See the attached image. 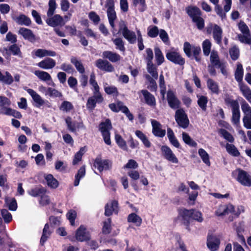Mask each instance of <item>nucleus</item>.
<instances>
[{
	"label": "nucleus",
	"mask_w": 251,
	"mask_h": 251,
	"mask_svg": "<svg viewBox=\"0 0 251 251\" xmlns=\"http://www.w3.org/2000/svg\"><path fill=\"white\" fill-rule=\"evenodd\" d=\"M179 215L182 218L183 224L186 226V228L188 230H190L189 225L190 218L200 223L203 221L201 213L195 209H182L180 211Z\"/></svg>",
	"instance_id": "1"
},
{
	"label": "nucleus",
	"mask_w": 251,
	"mask_h": 251,
	"mask_svg": "<svg viewBox=\"0 0 251 251\" xmlns=\"http://www.w3.org/2000/svg\"><path fill=\"white\" fill-rule=\"evenodd\" d=\"M232 176L241 185L251 186V176L246 171L238 169L232 172Z\"/></svg>",
	"instance_id": "2"
},
{
	"label": "nucleus",
	"mask_w": 251,
	"mask_h": 251,
	"mask_svg": "<svg viewBox=\"0 0 251 251\" xmlns=\"http://www.w3.org/2000/svg\"><path fill=\"white\" fill-rule=\"evenodd\" d=\"M112 128V125L109 119H106L104 122H101L99 126L104 142L107 145H111L110 130Z\"/></svg>",
	"instance_id": "3"
},
{
	"label": "nucleus",
	"mask_w": 251,
	"mask_h": 251,
	"mask_svg": "<svg viewBox=\"0 0 251 251\" xmlns=\"http://www.w3.org/2000/svg\"><path fill=\"white\" fill-rule=\"evenodd\" d=\"M119 32L122 34L123 37L129 43L134 44L136 42L137 37L135 33L133 31L129 30L123 21L120 23Z\"/></svg>",
	"instance_id": "4"
},
{
	"label": "nucleus",
	"mask_w": 251,
	"mask_h": 251,
	"mask_svg": "<svg viewBox=\"0 0 251 251\" xmlns=\"http://www.w3.org/2000/svg\"><path fill=\"white\" fill-rule=\"evenodd\" d=\"M175 117L176 122L180 127L186 128L188 126L189 120L183 109H177L176 111Z\"/></svg>",
	"instance_id": "5"
},
{
	"label": "nucleus",
	"mask_w": 251,
	"mask_h": 251,
	"mask_svg": "<svg viewBox=\"0 0 251 251\" xmlns=\"http://www.w3.org/2000/svg\"><path fill=\"white\" fill-rule=\"evenodd\" d=\"M168 60L180 66L183 65L185 63V59L181 56L180 54L176 51H168L166 55Z\"/></svg>",
	"instance_id": "6"
},
{
	"label": "nucleus",
	"mask_w": 251,
	"mask_h": 251,
	"mask_svg": "<svg viewBox=\"0 0 251 251\" xmlns=\"http://www.w3.org/2000/svg\"><path fill=\"white\" fill-rule=\"evenodd\" d=\"M161 150L164 158L166 160L175 164L178 162L177 158L169 147L163 146L161 147Z\"/></svg>",
	"instance_id": "7"
},
{
	"label": "nucleus",
	"mask_w": 251,
	"mask_h": 251,
	"mask_svg": "<svg viewBox=\"0 0 251 251\" xmlns=\"http://www.w3.org/2000/svg\"><path fill=\"white\" fill-rule=\"evenodd\" d=\"M46 20L47 24L51 27H56L57 26H63L65 23L61 16L59 14H56L51 17H48Z\"/></svg>",
	"instance_id": "8"
},
{
	"label": "nucleus",
	"mask_w": 251,
	"mask_h": 251,
	"mask_svg": "<svg viewBox=\"0 0 251 251\" xmlns=\"http://www.w3.org/2000/svg\"><path fill=\"white\" fill-rule=\"evenodd\" d=\"M112 165V163L109 160H102L100 157L96 158L94 166L97 168L100 172L103 170H109Z\"/></svg>",
	"instance_id": "9"
},
{
	"label": "nucleus",
	"mask_w": 251,
	"mask_h": 251,
	"mask_svg": "<svg viewBox=\"0 0 251 251\" xmlns=\"http://www.w3.org/2000/svg\"><path fill=\"white\" fill-rule=\"evenodd\" d=\"M32 53L33 58H43L46 56L54 57L56 55V53L54 51L42 49L35 50L32 51Z\"/></svg>",
	"instance_id": "10"
},
{
	"label": "nucleus",
	"mask_w": 251,
	"mask_h": 251,
	"mask_svg": "<svg viewBox=\"0 0 251 251\" xmlns=\"http://www.w3.org/2000/svg\"><path fill=\"white\" fill-rule=\"evenodd\" d=\"M151 123L152 126L153 134L157 137H163L166 134V131L165 129H162V125L155 120H152Z\"/></svg>",
	"instance_id": "11"
},
{
	"label": "nucleus",
	"mask_w": 251,
	"mask_h": 251,
	"mask_svg": "<svg viewBox=\"0 0 251 251\" xmlns=\"http://www.w3.org/2000/svg\"><path fill=\"white\" fill-rule=\"evenodd\" d=\"M93 96L90 97L87 100L86 106L88 109H94L97 103H100L103 100L100 94L93 93Z\"/></svg>",
	"instance_id": "12"
},
{
	"label": "nucleus",
	"mask_w": 251,
	"mask_h": 251,
	"mask_svg": "<svg viewBox=\"0 0 251 251\" xmlns=\"http://www.w3.org/2000/svg\"><path fill=\"white\" fill-rule=\"evenodd\" d=\"M95 65L99 69L102 71L111 72L114 70L113 66L107 60L99 59L96 61Z\"/></svg>",
	"instance_id": "13"
},
{
	"label": "nucleus",
	"mask_w": 251,
	"mask_h": 251,
	"mask_svg": "<svg viewBox=\"0 0 251 251\" xmlns=\"http://www.w3.org/2000/svg\"><path fill=\"white\" fill-rule=\"evenodd\" d=\"M26 91L35 102L36 107H40L45 103V100L36 91L31 89H27Z\"/></svg>",
	"instance_id": "14"
},
{
	"label": "nucleus",
	"mask_w": 251,
	"mask_h": 251,
	"mask_svg": "<svg viewBox=\"0 0 251 251\" xmlns=\"http://www.w3.org/2000/svg\"><path fill=\"white\" fill-rule=\"evenodd\" d=\"M167 97L169 105L172 108L176 109L179 107L180 101L172 91H169L168 92Z\"/></svg>",
	"instance_id": "15"
},
{
	"label": "nucleus",
	"mask_w": 251,
	"mask_h": 251,
	"mask_svg": "<svg viewBox=\"0 0 251 251\" xmlns=\"http://www.w3.org/2000/svg\"><path fill=\"white\" fill-rule=\"evenodd\" d=\"M39 67L44 69L49 70L54 68L56 65L55 61L51 58H46L37 64Z\"/></svg>",
	"instance_id": "16"
},
{
	"label": "nucleus",
	"mask_w": 251,
	"mask_h": 251,
	"mask_svg": "<svg viewBox=\"0 0 251 251\" xmlns=\"http://www.w3.org/2000/svg\"><path fill=\"white\" fill-rule=\"evenodd\" d=\"M18 33L25 40H27L31 42H34L36 40L35 36L29 29L21 27L19 29Z\"/></svg>",
	"instance_id": "17"
},
{
	"label": "nucleus",
	"mask_w": 251,
	"mask_h": 251,
	"mask_svg": "<svg viewBox=\"0 0 251 251\" xmlns=\"http://www.w3.org/2000/svg\"><path fill=\"white\" fill-rule=\"evenodd\" d=\"M75 237L78 241L82 242L89 240L90 235L86 231V228L83 226H81L76 231Z\"/></svg>",
	"instance_id": "18"
},
{
	"label": "nucleus",
	"mask_w": 251,
	"mask_h": 251,
	"mask_svg": "<svg viewBox=\"0 0 251 251\" xmlns=\"http://www.w3.org/2000/svg\"><path fill=\"white\" fill-rule=\"evenodd\" d=\"M233 209L234 206L232 204L222 205L219 206L215 213L217 216H220L231 213Z\"/></svg>",
	"instance_id": "19"
},
{
	"label": "nucleus",
	"mask_w": 251,
	"mask_h": 251,
	"mask_svg": "<svg viewBox=\"0 0 251 251\" xmlns=\"http://www.w3.org/2000/svg\"><path fill=\"white\" fill-rule=\"evenodd\" d=\"M220 240L216 236H210L208 237L207 245L211 251H216L219 248Z\"/></svg>",
	"instance_id": "20"
},
{
	"label": "nucleus",
	"mask_w": 251,
	"mask_h": 251,
	"mask_svg": "<svg viewBox=\"0 0 251 251\" xmlns=\"http://www.w3.org/2000/svg\"><path fill=\"white\" fill-rule=\"evenodd\" d=\"M113 212H118V202L116 201H113L108 203L105 207V215L106 216H109Z\"/></svg>",
	"instance_id": "21"
},
{
	"label": "nucleus",
	"mask_w": 251,
	"mask_h": 251,
	"mask_svg": "<svg viewBox=\"0 0 251 251\" xmlns=\"http://www.w3.org/2000/svg\"><path fill=\"white\" fill-rule=\"evenodd\" d=\"M141 93L143 95L145 102L148 105L151 106H155L156 100L153 95L146 90H141Z\"/></svg>",
	"instance_id": "22"
},
{
	"label": "nucleus",
	"mask_w": 251,
	"mask_h": 251,
	"mask_svg": "<svg viewBox=\"0 0 251 251\" xmlns=\"http://www.w3.org/2000/svg\"><path fill=\"white\" fill-rule=\"evenodd\" d=\"M12 18L13 20L19 25L28 26L31 24L30 19L24 14H20L17 16H13Z\"/></svg>",
	"instance_id": "23"
},
{
	"label": "nucleus",
	"mask_w": 251,
	"mask_h": 251,
	"mask_svg": "<svg viewBox=\"0 0 251 251\" xmlns=\"http://www.w3.org/2000/svg\"><path fill=\"white\" fill-rule=\"evenodd\" d=\"M107 13L109 24L112 28H114V21L116 19V14L113 4H110L108 6Z\"/></svg>",
	"instance_id": "24"
},
{
	"label": "nucleus",
	"mask_w": 251,
	"mask_h": 251,
	"mask_svg": "<svg viewBox=\"0 0 251 251\" xmlns=\"http://www.w3.org/2000/svg\"><path fill=\"white\" fill-rule=\"evenodd\" d=\"M223 31L222 28L217 25H215L213 30V36L216 42L220 45L222 43Z\"/></svg>",
	"instance_id": "25"
},
{
	"label": "nucleus",
	"mask_w": 251,
	"mask_h": 251,
	"mask_svg": "<svg viewBox=\"0 0 251 251\" xmlns=\"http://www.w3.org/2000/svg\"><path fill=\"white\" fill-rule=\"evenodd\" d=\"M70 61L79 73L83 74L84 73L85 68L80 60L78 59L76 57L72 56Z\"/></svg>",
	"instance_id": "26"
},
{
	"label": "nucleus",
	"mask_w": 251,
	"mask_h": 251,
	"mask_svg": "<svg viewBox=\"0 0 251 251\" xmlns=\"http://www.w3.org/2000/svg\"><path fill=\"white\" fill-rule=\"evenodd\" d=\"M186 11L192 19L201 16L200 9L196 6H188L186 8Z\"/></svg>",
	"instance_id": "27"
},
{
	"label": "nucleus",
	"mask_w": 251,
	"mask_h": 251,
	"mask_svg": "<svg viewBox=\"0 0 251 251\" xmlns=\"http://www.w3.org/2000/svg\"><path fill=\"white\" fill-rule=\"evenodd\" d=\"M102 56L108 59L110 61L113 62H117L121 59V57L118 54L110 51H103L102 52Z\"/></svg>",
	"instance_id": "28"
},
{
	"label": "nucleus",
	"mask_w": 251,
	"mask_h": 251,
	"mask_svg": "<svg viewBox=\"0 0 251 251\" xmlns=\"http://www.w3.org/2000/svg\"><path fill=\"white\" fill-rule=\"evenodd\" d=\"M35 75L41 80L43 81H51L50 75L46 72L37 70L34 72Z\"/></svg>",
	"instance_id": "29"
},
{
	"label": "nucleus",
	"mask_w": 251,
	"mask_h": 251,
	"mask_svg": "<svg viewBox=\"0 0 251 251\" xmlns=\"http://www.w3.org/2000/svg\"><path fill=\"white\" fill-rule=\"evenodd\" d=\"M127 221L134 224L137 226H140L142 223V219L136 214L132 213L128 215Z\"/></svg>",
	"instance_id": "30"
},
{
	"label": "nucleus",
	"mask_w": 251,
	"mask_h": 251,
	"mask_svg": "<svg viewBox=\"0 0 251 251\" xmlns=\"http://www.w3.org/2000/svg\"><path fill=\"white\" fill-rule=\"evenodd\" d=\"M13 78L11 74L5 72L4 74L0 71V81L7 85H10L13 82Z\"/></svg>",
	"instance_id": "31"
},
{
	"label": "nucleus",
	"mask_w": 251,
	"mask_h": 251,
	"mask_svg": "<svg viewBox=\"0 0 251 251\" xmlns=\"http://www.w3.org/2000/svg\"><path fill=\"white\" fill-rule=\"evenodd\" d=\"M224 99L225 103L227 105L230 106L232 109L237 107V106H239L238 101L236 100H233L232 97L227 94L224 95Z\"/></svg>",
	"instance_id": "32"
},
{
	"label": "nucleus",
	"mask_w": 251,
	"mask_h": 251,
	"mask_svg": "<svg viewBox=\"0 0 251 251\" xmlns=\"http://www.w3.org/2000/svg\"><path fill=\"white\" fill-rule=\"evenodd\" d=\"M147 70L149 75L154 79H157L158 75L157 71V67L152 63H147Z\"/></svg>",
	"instance_id": "33"
},
{
	"label": "nucleus",
	"mask_w": 251,
	"mask_h": 251,
	"mask_svg": "<svg viewBox=\"0 0 251 251\" xmlns=\"http://www.w3.org/2000/svg\"><path fill=\"white\" fill-rule=\"evenodd\" d=\"M45 179L48 185L50 188L55 189L58 187L59 183L52 175L49 174L45 176Z\"/></svg>",
	"instance_id": "34"
},
{
	"label": "nucleus",
	"mask_w": 251,
	"mask_h": 251,
	"mask_svg": "<svg viewBox=\"0 0 251 251\" xmlns=\"http://www.w3.org/2000/svg\"><path fill=\"white\" fill-rule=\"evenodd\" d=\"M136 135L142 141V143L146 148H150L151 143L147 137L140 130H136L135 132Z\"/></svg>",
	"instance_id": "35"
},
{
	"label": "nucleus",
	"mask_w": 251,
	"mask_h": 251,
	"mask_svg": "<svg viewBox=\"0 0 251 251\" xmlns=\"http://www.w3.org/2000/svg\"><path fill=\"white\" fill-rule=\"evenodd\" d=\"M243 68L241 64L238 63L237 68L235 72V78L238 82H240L243 80Z\"/></svg>",
	"instance_id": "36"
},
{
	"label": "nucleus",
	"mask_w": 251,
	"mask_h": 251,
	"mask_svg": "<svg viewBox=\"0 0 251 251\" xmlns=\"http://www.w3.org/2000/svg\"><path fill=\"white\" fill-rule=\"evenodd\" d=\"M9 55L12 54L19 57H22V53L20 47L16 44H12L9 46Z\"/></svg>",
	"instance_id": "37"
},
{
	"label": "nucleus",
	"mask_w": 251,
	"mask_h": 251,
	"mask_svg": "<svg viewBox=\"0 0 251 251\" xmlns=\"http://www.w3.org/2000/svg\"><path fill=\"white\" fill-rule=\"evenodd\" d=\"M145 77L149 82V85L148 86V88L152 92L156 91L157 86L155 82V79L154 78L151 77L149 75L146 74L144 75Z\"/></svg>",
	"instance_id": "38"
},
{
	"label": "nucleus",
	"mask_w": 251,
	"mask_h": 251,
	"mask_svg": "<svg viewBox=\"0 0 251 251\" xmlns=\"http://www.w3.org/2000/svg\"><path fill=\"white\" fill-rule=\"evenodd\" d=\"M208 88L212 93L218 95L219 92V89L218 83L211 79L209 78L207 81Z\"/></svg>",
	"instance_id": "39"
},
{
	"label": "nucleus",
	"mask_w": 251,
	"mask_h": 251,
	"mask_svg": "<svg viewBox=\"0 0 251 251\" xmlns=\"http://www.w3.org/2000/svg\"><path fill=\"white\" fill-rule=\"evenodd\" d=\"M51 231L50 229V226L48 224H46L44 226L43 230V234L41 238L40 243L43 245L45 242L47 241L51 234Z\"/></svg>",
	"instance_id": "40"
},
{
	"label": "nucleus",
	"mask_w": 251,
	"mask_h": 251,
	"mask_svg": "<svg viewBox=\"0 0 251 251\" xmlns=\"http://www.w3.org/2000/svg\"><path fill=\"white\" fill-rule=\"evenodd\" d=\"M210 60L211 64L215 67L220 66L222 63L220 61L219 55L217 51L212 50L211 52Z\"/></svg>",
	"instance_id": "41"
},
{
	"label": "nucleus",
	"mask_w": 251,
	"mask_h": 251,
	"mask_svg": "<svg viewBox=\"0 0 251 251\" xmlns=\"http://www.w3.org/2000/svg\"><path fill=\"white\" fill-rule=\"evenodd\" d=\"M240 90L244 97L251 104V90L246 85H241Z\"/></svg>",
	"instance_id": "42"
},
{
	"label": "nucleus",
	"mask_w": 251,
	"mask_h": 251,
	"mask_svg": "<svg viewBox=\"0 0 251 251\" xmlns=\"http://www.w3.org/2000/svg\"><path fill=\"white\" fill-rule=\"evenodd\" d=\"M5 202L10 210L15 211L17 208V204L16 201L14 198H11L6 197L5 199Z\"/></svg>",
	"instance_id": "43"
},
{
	"label": "nucleus",
	"mask_w": 251,
	"mask_h": 251,
	"mask_svg": "<svg viewBox=\"0 0 251 251\" xmlns=\"http://www.w3.org/2000/svg\"><path fill=\"white\" fill-rule=\"evenodd\" d=\"M238 40L242 43L251 45V36L250 33L238 34L237 35Z\"/></svg>",
	"instance_id": "44"
},
{
	"label": "nucleus",
	"mask_w": 251,
	"mask_h": 251,
	"mask_svg": "<svg viewBox=\"0 0 251 251\" xmlns=\"http://www.w3.org/2000/svg\"><path fill=\"white\" fill-rule=\"evenodd\" d=\"M232 122L234 125L239 124L240 118V112L239 110V106L237 107L232 109Z\"/></svg>",
	"instance_id": "45"
},
{
	"label": "nucleus",
	"mask_w": 251,
	"mask_h": 251,
	"mask_svg": "<svg viewBox=\"0 0 251 251\" xmlns=\"http://www.w3.org/2000/svg\"><path fill=\"white\" fill-rule=\"evenodd\" d=\"M226 150L227 152L233 156H238L240 155V152L233 144L227 143L226 145Z\"/></svg>",
	"instance_id": "46"
},
{
	"label": "nucleus",
	"mask_w": 251,
	"mask_h": 251,
	"mask_svg": "<svg viewBox=\"0 0 251 251\" xmlns=\"http://www.w3.org/2000/svg\"><path fill=\"white\" fill-rule=\"evenodd\" d=\"M212 44L208 39L205 40L202 44V48L203 54L205 56H208L211 51Z\"/></svg>",
	"instance_id": "47"
},
{
	"label": "nucleus",
	"mask_w": 251,
	"mask_h": 251,
	"mask_svg": "<svg viewBox=\"0 0 251 251\" xmlns=\"http://www.w3.org/2000/svg\"><path fill=\"white\" fill-rule=\"evenodd\" d=\"M198 104L200 108L203 111H205L207 108V103L208 102V99L204 96H197Z\"/></svg>",
	"instance_id": "48"
},
{
	"label": "nucleus",
	"mask_w": 251,
	"mask_h": 251,
	"mask_svg": "<svg viewBox=\"0 0 251 251\" xmlns=\"http://www.w3.org/2000/svg\"><path fill=\"white\" fill-rule=\"evenodd\" d=\"M155 58L157 65H160L164 61V57L159 48L154 49Z\"/></svg>",
	"instance_id": "49"
},
{
	"label": "nucleus",
	"mask_w": 251,
	"mask_h": 251,
	"mask_svg": "<svg viewBox=\"0 0 251 251\" xmlns=\"http://www.w3.org/2000/svg\"><path fill=\"white\" fill-rule=\"evenodd\" d=\"M198 152L203 162L208 166H210V162L209 160V155L207 152L203 149H200Z\"/></svg>",
	"instance_id": "50"
},
{
	"label": "nucleus",
	"mask_w": 251,
	"mask_h": 251,
	"mask_svg": "<svg viewBox=\"0 0 251 251\" xmlns=\"http://www.w3.org/2000/svg\"><path fill=\"white\" fill-rule=\"evenodd\" d=\"M48 5L49 9L47 13V15L48 17H51L54 13L57 7L55 0H49Z\"/></svg>",
	"instance_id": "51"
},
{
	"label": "nucleus",
	"mask_w": 251,
	"mask_h": 251,
	"mask_svg": "<svg viewBox=\"0 0 251 251\" xmlns=\"http://www.w3.org/2000/svg\"><path fill=\"white\" fill-rule=\"evenodd\" d=\"M89 82L93 86L92 90L93 91V93L100 94V87L95 80V76L94 73L91 74Z\"/></svg>",
	"instance_id": "52"
},
{
	"label": "nucleus",
	"mask_w": 251,
	"mask_h": 251,
	"mask_svg": "<svg viewBox=\"0 0 251 251\" xmlns=\"http://www.w3.org/2000/svg\"><path fill=\"white\" fill-rule=\"evenodd\" d=\"M182 139H183V141L186 144H187L188 145H189L191 147H196V146L197 145V143L195 141H194L190 137V136L188 135V134H187L186 132H183L182 134Z\"/></svg>",
	"instance_id": "53"
},
{
	"label": "nucleus",
	"mask_w": 251,
	"mask_h": 251,
	"mask_svg": "<svg viewBox=\"0 0 251 251\" xmlns=\"http://www.w3.org/2000/svg\"><path fill=\"white\" fill-rule=\"evenodd\" d=\"M59 109L63 112L67 113L74 109V106L71 102L64 101L60 106Z\"/></svg>",
	"instance_id": "54"
},
{
	"label": "nucleus",
	"mask_w": 251,
	"mask_h": 251,
	"mask_svg": "<svg viewBox=\"0 0 251 251\" xmlns=\"http://www.w3.org/2000/svg\"><path fill=\"white\" fill-rule=\"evenodd\" d=\"M219 133L226 141L229 142H233L234 139L233 136L225 129H220Z\"/></svg>",
	"instance_id": "55"
},
{
	"label": "nucleus",
	"mask_w": 251,
	"mask_h": 251,
	"mask_svg": "<svg viewBox=\"0 0 251 251\" xmlns=\"http://www.w3.org/2000/svg\"><path fill=\"white\" fill-rule=\"evenodd\" d=\"M147 31L148 35L151 38L156 37L158 36L159 32L157 26L155 25L148 27Z\"/></svg>",
	"instance_id": "56"
},
{
	"label": "nucleus",
	"mask_w": 251,
	"mask_h": 251,
	"mask_svg": "<svg viewBox=\"0 0 251 251\" xmlns=\"http://www.w3.org/2000/svg\"><path fill=\"white\" fill-rule=\"evenodd\" d=\"M86 151L85 147L81 148L80 150L75 155L74 159L73 161L74 165L77 164L79 161L81 160L82 156Z\"/></svg>",
	"instance_id": "57"
},
{
	"label": "nucleus",
	"mask_w": 251,
	"mask_h": 251,
	"mask_svg": "<svg viewBox=\"0 0 251 251\" xmlns=\"http://www.w3.org/2000/svg\"><path fill=\"white\" fill-rule=\"evenodd\" d=\"M1 215L5 223H9L12 220V217L11 213L6 209H1Z\"/></svg>",
	"instance_id": "58"
},
{
	"label": "nucleus",
	"mask_w": 251,
	"mask_h": 251,
	"mask_svg": "<svg viewBox=\"0 0 251 251\" xmlns=\"http://www.w3.org/2000/svg\"><path fill=\"white\" fill-rule=\"evenodd\" d=\"M113 43L116 46V49L121 51H125V47L124 46V43L121 38H117L112 40Z\"/></svg>",
	"instance_id": "59"
},
{
	"label": "nucleus",
	"mask_w": 251,
	"mask_h": 251,
	"mask_svg": "<svg viewBox=\"0 0 251 251\" xmlns=\"http://www.w3.org/2000/svg\"><path fill=\"white\" fill-rule=\"evenodd\" d=\"M241 109L244 116L251 115V107L245 100L241 103Z\"/></svg>",
	"instance_id": "60"
},
{
	"label": "nucleus",
	"mask_w": 251,
	"mask_h": 251,
	"mask_svg": "<svg viewBox=\"0 0 251 251\" xmlns=\"http://www.w3.org/2000/svg\"><path fill=\"white\" fill-rule=\"evenodd\" d=\"M125 105H124L123 102L119 101L117 103H111L109 105V108L114 112H118L119 111H121L122 112V109L123 107H125Z\"/></svg>",
	"instance_id": "61"
},
{
	"label": "nucleus",
	"mask_w": 251,
	"mask_h": 251,
	"mask_svg": "<svg viewBox=\"0 0 251 251\" xmlns=\"http://www.w3.org/2000/svg\"><path fill=\"white\" fill-rule=\"evenodd\" d=\"M133 4L135 6H139V10L142 12L144 11L147 8L145 0H133Z\"/></svg>",
	"instance_id": "62"
},
{
	"label": "nucleus",
	"mask_w": 251,
	"mask_h": 251,
	"mask_svg": "<svg viewBox=\"0 0 251 251\" xmlns=\"http://www.w3.org/2000/svg\"><path fill=\"white\" fill-rule=\"evenodd\" d=\"M192 21L196 24L199 29L201 30L203 29L204 26V21L203 18L201 17V16L192 19Z\"/></svg>",
	"instance_id": "63"
},
{
	"label": "nucleus",
	"mask_w": 251,
	"mask_h": 251,
	"mask_svg": "<svg viewBox=\"0 0 251 251\" xmlns=\"http://www.w3.org/2000/svg\"><path fill=\"white\" fill-rule=\"evenodd\" d=\"M229 54L231 58L233 60H237L239 55V50L236 46L232 47L229 50Z\"/></svg>",
	"instance_id": "64"
}]
</instances>
